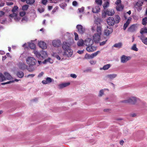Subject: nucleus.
Instances as JSON below:
<instances>
[{
	"label": "nucleus",
	"mask_w": 147,
	"mask_h": 147,
	"mask_svg": "<svg viewBox=\"0 0 147 147\" xmlns=\"http://www.w3.org/2000/svg\"><path fill=\"white\" fill-rule=\"evenodd\" d=\"M62 48L63 50V51L65 55L68 57H70L73 54V51L71 49L69 46V44L64 42L62 45Z\"/></svg>",
	"instance_id": "4"
},
{
	"label": "nucleus",
	"mask_w": 147,
	"mask_h": 147,
	"mask_svg": "<svg viewBox=\"0 0 147 147\" xmlns=\"http://www.w3.org/2000/svg\"><path fill=\"white\" fill-rule=\"evenodd\" d=\"M117 75L116 74H113L108 75L106 77L112 79L116 77Z\"/></svg>",
	"instance_id": "28"
},
{
	"label": "nucleus",
	"mask_w": 147,
	"mask_h": 147,
	"mask_svg": "<svg viewBox=\"0 0 147 147\" xmlns=\"http://www.w3.org/2000/svg\"><path fill=\"white\" fill-rule=\"evenodd\" d=\"M140 32L142 35L144 33H147V28H145L142 29Z\"/></svg>",
	"instance_id": "37"
},
{
	"label": "nucleus",
	"mask_w": 147,
	"mask_h": 147,
	"mask_svg": "<svg viewBox=\"0 0 147 147\" xmlns=\"http://www.w3.org/2000/svg\"><path fill=\"white\" fill-rule=\"evenodd\" d=\"M86 59H90L93 58L92 54L91 55H89L86 54L84 57Z\"/></svg>",
	"instance_id": "35"
},
{
	"label": "nucleus",
	"mask_w": 147,
	"mask_h": 147,
	"mask_svg": "<svg viewBox=\"0 0 147 147\" xmlns=\"http://www.w3.org/2000/svg\"><path fill=\"white\" fill-rule=\"evenodd\" d=\"M53 62V60L50 58L45 59L44 61L42 62L43 64H46L49 63H52Z\"/></svg>",
	"instance_id": "26"
},
{
	"label": "nucleus",
	"mask_w": 147,
	"mask_h": 147,
	"mask_svg": "<svg viewBox=\"0 0 147 147\" xmlns=\"http://www.w3.org/2000/svg\"><path fill=\"white\" fill-rule=\"evenodd\" d=\"M74 34L75 36V40H77L78 39V34L76 33L75 32L74 33Z\"/></svg>",
	"instance_id": "49"
},
{
	"label": "nucleus",
	"mask_w": 147,
	"mask_h": 147,
	"mask_svg": "<svg viewBox=\"0 0 147 147\" xmlns=\"http://www.w3.org/2000/svg\"><path fill=\"white\" fill-rule=\"evenodd\" d=\"M96 3L98 5L101 6V0H95Z\"/></svg>",
	"instance_id": "46"
},
{
	"label": "nucleus",
	"mask_w": 147,
	"mask_h": 147,
	"mask_svg": "<svg viewBox=\"0 0 147 147\" xmlns=\"http://www.w3.org/2000/svg\"><path fill=\"white\" fill-rule=\"evenodd\" d=\"M116 5H117L116 9L117 11H121L123 10V6L121 4V3Z\"/></svg>",
	"instance_id": "27"
},
{
	"label": "nucleus",
	"mask_w": 147,
	"mask_h": 147,
	"mask_svg": "<svg viewBox=\"0 0 147 147\" xmlns=\"http://www.w3.org/2000/svg\"><path fill=\"white\" fill-rule=\"evenodd\" d=\"M122 45L123 44L121 42H119L114 44L113 46L114 47L119 49L121 48Z\"/></svg>",
	"instance_id": "30"
},
{
	"label": "nucleus",
	"mask_w": 147,
	"mask_h": 147,
	"mask_svg": "<svg viewBox=\"0 0 147 147\" xmlns=\"http://www.w3.org/2000/svg\"><path fill=\"white\" fill-rule=\"evenodd\" d=\"M124 143V142L123 140H121L120 142V144L121 145H123V143Z\"/></svg>",
	"instance_id": "60"
},
{
	"label": "nucleus",
	"mask_w": 147,
	"mask_h": 147,
	"mask_svg": "<svg viewBox=\"0 0 147 147\" xmlns=\"http://www.w3.org/2000/svg\"><path fill=\"white\" fill-rule=\"evenodd\" d=\"M53 80V79L47 77L45 80H43L42 81V83L44 84H48L51 83Z\"/></svg>",
	"instance_id": "20"
},
{
	"label": "nucleus",
	"mask_w": 147,
	"mask_h": 147,
	"mask_svg": "<svg viewBox=\"0 0 147 147\" xmlns=\"http://www.w3.org/2000/svg\"><path fill=\"white\" fill-rule=\"evenodd\" d=\"M38 45V46L42 49H45L47 48V44L45 42L42 41H39Z\"/></svg>",
	"instance_id": "13"
},
{
	"label": "nucleus",
	"mask_w": 147,
	"mask_h": 147,
	"mask_svg": "<svg viewBox=\"0 0 147 147\" xmlns=\"http://www.w3.org/2000/svg\"><path fill=\"white\" fill-rule=\"evenodd\" d=\"M70 84L69 82L61 83L58 85V87L59 89H62L65 88Z\"/></svg>",
	"instance_id": "16"
},
{
	"label": "nucleus",
	"mask_w": 147,
	"mask_h": 147,
	"mask_svg": "<svg viewBox=\"0 0 147 147\" xmlns=\"http://www.w3.org/2000/svg\"><path fill=\"white\" fill-rule=\"evenodd\" d=\"M34 0H26V3L28 4H32L34 3Z\"/></svg>",
	"instance_id": "42"
},
{
	"label": "nucleus",
	"mask_w": 147,
	"mask_h": 147,
	"mask_svg": "<svg viewBox=\"0 0 147 147\" xmlns=\"http://www.w3.org/2000/svg\"><path fill=\"white\" fill-rule=\"evenodd\" d=\"M38 10L40 13H42L44 11V9L43 8L38 9Z\"/></svg>",
	"instance_id": "52"
},
{
	"label": "nucleus",
	"mask_w": 147,
	"mask_h": 147,
	"mask_svg": "<svg viewBox=\"0 0 147 147\" xmlns=\"http://www.w3.org/2000/svg\"><path fill=\"white\" fill-rule=\"evenodd\" d=\"M108 24L110 26H113L115 23L114 19L112 17H109L107 20Z\"/></svg>",
	"instance_id": "14"
},
{
	"label": "nucleus",
	"mask_w": 147,
	"mask_h": 147,
	"mask_svg": "<svg viewBox=\"0 0 147 147\" xmlns=\"http://www.w3.org/2000/svg\"><path fill=\"white\" fill-rule=\"evenodd\" d=\"M64 54L63 49L61 48H58L55 53H53L52 55L59 61L63 60L64 58Z\"/></svg>",
	"instance_id": "6"
},
{
	"label": "nucleus",
	"mask_w": 147,
	"mask_h": 147,
	"mask_svg": "<svg viewBox=\"0 0 147 147\" xmlns=\"http://www.w3.org/2000/svg\"><path fill=\"white\" fill-rule=\"evenodd\" d=\"M17 75L20 78H22L24 76V73L22 71H18L17 73Z\"/></svg>",
	"instance_id": "31"
},
{
	"label": "nucleus",
	"mask_w": 147,
	"mask_h": 147,
	"mask_svg": "<svg viewBox=\"0 0 147 147\" xmlns=\"http://www.w3.org/2000/svg\"><path fill=\"white\" fill-rule=\"evenodd\" d=\"M18 7L16 6H14L12 8L11 11L12 13L10 14L9 16V19L11 20L14 18L16 21H18L20 19V17L18 16Z\"/></svg>",
	"instance_id": "7"
},
{
	"label": "nucleus",
	"mask_w": 147,
	"mask_h": 147,
	"mask_svg": "<svg viewBox=\"0 0 147 147\" xmlns=\"http://www.w3.org/2000/svg\"><path fill=\"white\" fill-rule=\"evenodd\" d=\"M47 2V0H42V3L43 5H46Z\"/></svg>",
	"instance_id": "55"
},
{
	"label": "nucleus",
	"mask_w": 147,
	"mask_h": 147,
	"mask_svg": "<svg viewBox=\"0 0 147 147\" xmlns=\"http://www.w3.org/2000/svg\"><path fill=\"white\" fill-rule=\"evenodd\" d=\"M104 38L105 39V41H104L102 42V45H104L105 43L107 41V39L105 37L103 38V37H102V41L103 40Z\"/></svg>",
	"instance_id": "41"
},
{
	"label": "nucleus",
	"mask_w": 147,
	"mask_h": 147,
	"mask_svg": "<svg viewBox=\"0 0 147 147\" xmlns=\"http://www.w3.org/2000/svg\"><path fill=\"white\" fill-rule=\"evenodd\" d=\"M13 79V77L9 73L7 72H5L3 74L0 73V82H6L1 83V84L2 85L10 84L14 82L15 81L18 82L19 80L16 79L14 80H12Z\"/></svg>",
	"instance_id": "1"
},
{
	"label": "nucleus",
	"mask_w": 147,
	"mask_h": 147,
	"mask_svg": "<svg viewBox=\"0 0 147 147\" xmlns=\"http://www.w3.org/2000/svg\"><path fill=\"white\" fill-rule=\"evenodd\" d=\"M44 74V73L42 72H41L39 74L38 77V78H41L43 76Z\"/></svg>",
	"instance_id": "48"
},
{
	"label": "nucleus",
	"mask_w": 147,
	"mask_h": 147,
	"mask_svg": "<svg viewBox=\"0 0 147 147\" xmlns=\"http://www.w3.org/2000/svg\"><path fill=\"white\" fill-rule=\"evenodd\" d=\"M53 45L55 47H59L61 44V42L59 40H54L52 42Z\"/></svg>",
	"instance_id": "19"
},
{
	"label": "nucleus",
	"mask_w": 147,
	"mask_h": 147,
	"mask_svg": "<svg viewBox=\"0 0 147 147\" xmlns=\"http://www.w3.org/2000/svg\"><path fill=\"white\" fill-rule=\"evenodd\" d=\"M87 46L86 50L89 52L93 51L96 50V47L94 46H92V45H89Z\"/></svg>",
	"instance_id": "21"
},
{
	"label": "nucleus",
	"mask_w": 147,
	"mask_h": 147,
	"mask_svg": "<svg viewBox=\"0 0 147 147\" xmlns=\"http://www.w3.org/2000/svg\"><path fill=\"white\" fill-rule=\"evenodd\" d=\"M27 45H29V47L31 49L35 50L36 46L32 42H30L29 44Z\"/></svg>",
	"instance_id": "29"
},
{
	"label": "nucleus",
	"mask_w": 147,
	"mask_h": 147,
	"mask_svg": "<svg viewBox=\"0 0 147 147\" xmlns=\"http://www.w3.org/2000/svg\"><path fill=\"white\" fill-rule=\"evenodd\" d=\"M29 43H30V42H28L27 43H24L22 47L25 49H27L28 48V47H29V45H27L28 44H29Z\"/></svg>",
	"instance_id": "43"
},
{
	"label": "nucleus",
	"mask_w": 147,
	"mask_h": 147,
	"mask_svg": "<svg viewBox=\"0 0 147 147\" xmlns=\"http://www.w3.org/2000/svg\"><path fill=\"white\" fill-rule=\"evenodd\" d=\"M4 3H1L0 4V6L1 7H2L4 6Z\"/></svg>",
	"instance_id": "64"
},
{
	"label": "nucleus",
	"mask_w": 147,
	"mask_h": 147,
	"mask_svg": "<svg viewBox=\"0 0 147 147\" xmlns=\"http://www.w3.org/2000/svg\"><path fill=\"white\" fill-rule=\"evenodd\" d=\"M142 42L145 45H147V38L143 35L139 37Z\"/></svg>",
	"instance_id": "23"
},
{
	"label": "nucleus",
	"mask_w": 147,
	"mask_h": 147,
	"mask_svg": "<svg viewBox=\"0 0 147 147\" xmlns=\"http://www.w3.org/2000/svg\"><path fill=\"white\" fill-rule=\"evenodd\" d=\"M131 59V57L123 55L120 57L121 62L122 63H126L130 60Z\"/></svg>",
	"instance_id": "10"
},
{
	"label": "nucleus",
	"mask_w": 147,
	"mask_h": 147,
	"mask_svg": "<svg viewBox=\"0 0 147 147\" xmlns=\"http://www.w3.org/2000/svg\"><path fill=\"white\" fill-rule=\"evenodd\" d=\"M77 3L76 1H74L72 3V4L73 6H76L77 5Z\"/></svg>",
	"instance_id": "56"
},
{
	"label": "nucleus",
	"mask_w": 147,
	"mask_h": 147,
	"mask_svg": "<svg viewBox=\"0 0 147 147\" xmlns=\"http://www.w3.org/2000/svg\"><path fill=\"white\" fill-rule=\"evenodd\" d=\"M90 62L91 64H95L96 61L93 60H91L90 61Z\"/></svg>",
	"instance_id": "53"
},
{
	"label": "nucleus",
	"mask_w": 147,
	"mask_h": 147,
	"mask_svg": "<svg viewBox=\"0 0 147 147\" xmlns=\"http://www.w3.org/2000/svg\"><path fill=\"white\" fill-rule=\"evenodd\" d=\"M77 45L78 46L80 47L84 46H85L84 41L82 39H80L78 41Z\"/></svg>",
	"instance_id": "25"
},
{
	"label": "nucleus",
	"mask_w": 147,
	"mask_h": 147,
	"mask_svg": "<svg viewBox=\"0 0 147 147\" xmlns=\"http://www.w3.org/2000/svg\"><path fill=\"white\" fill-rule=\"evenodd\" d=\"M52 6H48V9L49 10H50L51 9H52Z\"/></svg>",
	"instance_id": "63"
},
{
	"label": "nucleus",
	"mask_w": 147,
	"mask_h": 147,
	"mask_svg": "<svg viewBox=\"0 0 147 147\" xmlns=\"http://www.w3.org/2000/svg\"><path fill=\"white\" fill-rule=\"evenodd\" d=\"M115 13V11L113 9H109L106 10L105 12L103 13L102 14V18H105L106 15L109 16H112L114 15Z\"/></svg>",
	"instance_id": "9"
},
{
	"label": "nucleus",
	"mask_w": 147,
	"mask_h": 147,
	"mask_svg": "<svg viewBox=\"0 0 147 147\" xmlns=\"http://www.w3.org/2000/svg\"><path fill=\"white\" fill-rule=\"evenodd\" d=\"M131 49L136 51H137L138 50V49L136 47V45L135 44H134L132 46Z\"/></svg>",
	"instance_id": "38"
},
{
	"label": "nucleus",
	"mask_w": 147,
	"mask_h": 147,
	"mask_svg": "<svg viewBox=\"0 0 147 147\" xmlns=\"http://www.w3.org/2000/svg\"><path fill=\"white\" fill-rule=\"evenodd\" d=\"M111 109H105L104 110V112L110 113L111 112Z\"/></svg>",
	"instance_id": "47"
},
{
	"label": "nucleus",
	"mask_w": 147,
	"mask_h": 147,
	"mask_svg": "<svg viewBox=\"0 0 147 147\" xmlns=\"http://www.w3.org/2000/svg\"><path fill=\"white\" fill-rule=\"evenodd\" d=\"M26 64L28 65V70L29 71L32 72L35 70L36 67L34 66L36 65L37 61L34 57L32 56L27 57L26 59Z\"/></svg>",
	"instance_id": "3"
},
{
	"label": "nucleus",
	"mask_w": 147,
	"mask_h": 147,
	"mask_svg": "<svg viewBox=\"0 0 147 147\" xmlns=\"http://www.w3.org/2000/svg\"><path fill=\"white\" fill-rule=\"evenodd\" d=\"M84 50L82 51H78L77 52L79 54H82L84 53Z\"/></svg>",
	"instance_id": "59"
},
{
	"label": "nucleus",
	"mask_w": 147,
	"mask_h": 147,
	"mask_svg": "<svg viewBox=\"0 0 147 147\" xmlns=\"http://www.w3.org/2000/svg\"><path fill=\"white\" fill-rule=\"evenodd\" d=\"M20 15L21 16H23L25 14V11H21L20 13Z\"/></svg>",
	"instance_id": "51"
},
{
	"label": "nucleus",
	"mask_w": 147,
	"mask_h": 147,
	"mask_svg": "<svg viewBox=\"0 0 147 147\" xmlns=\"http://www.w3.org/2000/svg\"><path fill=\"white\" fill-rule=\"evenodd\" d=\"M109 2L108 1H105L103 5V7L104 9H105L107 8L109 6Z\"/></svg>",
	"instance_id": "33"
},
{
	"label": "nucleus",
	"mask_w": 147,
	"mask_h": 147,
	"mask_svg": "<svg viewBox=\"0 0 147 147\" xmlns=\"http://www.w3.org/2000/svg\"><path fill=\"white\" fill-rule=\"evenodd\" d=\"M137 27V24H133L128 29L129 32H133L135 31Z\"/></svg>",
	"instance_id": "18"
},
{
	"label": "nucleus",
	"mask_w": 147,
	"mask_h": 147,
	"mask_svg": "<svg viewBox=\"0 0 147 147\" xmlns=\"http://www.w3.org/2000/svg\"><path fill=\"white\" fill-rule=\"evenodd\" d=\"M32 52L36 57L40 60H42L48 56V54L47 52L44 51H42L39 52L37 50H34Z\"/></svg>",
	"instance_id": "5"
},
{
	"label": "nucleus",
	"mask_w": 147,
	"mask_h": 147,
	"mask_svg": "<svg viewBox=\"0 0 147 147\" xmlns=\"http://www.w3.org/2000/svg\"><path fill=\"white\" fill-rule=\"evenodd\" d=\"M7 5H11L13 4V3L12 2H7Z\"/></svg>",
	"instance_id": "62"
},
{
	"label": "nucleus",
	"mask_w": 147,
	"mask_h": 147,
	"mask_svg": "<svg viewBox=\"0 0 147 147\" xmlns=\"http://www.w3.org/2000/svg\"><path fill=\"white\" fill-rule=\"evenodd\" d=\"M115 22L117 23H118L120 20V17L118 15H116L115 16Z\"/></svg>",
	"instance_id": "34"
},
{
	"label": "nucleus",
	"mask_w": 147,
	"mask_h": 147,
	"mask_svg": "<svg viewBox=\"0 0 147 147\" xmlns=\"http://www.w3.org/2000/svg\"><path fill=\"white\" fill-rule=\"evenodd\" d=\"M100 6L98 5L97 6H96L95 8H94L92 9V12L94 13H98L100 11Z\"/></svg>",
	"instance_id": "24"
},
{
	"label": "nucleus",
	"mask_w": 147,
	"mask_h": 147,
	"mask_svg": "<svg viewBox=\"0 0 147 147\" xmlns=\"http://www.w3.org/2000/svg\"><path fill=\"white\" fill-rule=\"evenodd\" d=\"M131 19V18H129L127 20L126 23L124 24L123 27V29L124 30H126L129 24Z\"/></svg>",
	"instance_id": "22"
},
{
	"label": "nucleus",
	"mask_w": 147,
	"mask_h": 147,
	"mask_svg": "<svg viewBox=\"0 0 147 147\" xmlns=\"http://www.w3.org/2000/svg\"><path fill=\"white\" fill-rule=\"evenodd\" d=\"M35 74H31L27 76L28 78H32L35 76Z\"/></svg>",
	"instance_id": "54"
},
{
	"label": "nucleus",
	"mask_w": 147,
	"mask_h": 147,
	"mask_svg": "<svg viewBox=\"0 0 147 147\" xmlns=\"http://www.w3.org/2000/svg\"><path fill=\"white\" fill-rule=\"evenodd\" d=\"M138 99L135 97H131L127 99L122 100L121 102L125 103H130L131 104H135L138 100Z\"/></svg>",
	"instance_id": "8"
},
{
	"label": "nucleus",
	"mask_w": 147,
	"mask_h": 147,
	"mask_svg": "<svg viewBox=\"0 0 147 147\" xmlns=\"http://www.w3.org/2000/svg\"><path fill=\"white\" fill-rule=\"evenodd\" d=\"M84 7H82L78 9V10L80 13H82L84 10Z\"/></svg>",
	"instance_id": "44"
},
{
	"label": "nucleus",
	"mask_w": 147,
	"mask_h": 147,
	"mask_svg": "<svg viewBox=\"0 0 147 147\" xmlns=\"http://www.w3.org/2000/svg\"><path fill=\"white\" fill-rule=\"evenodd\" d=\"M38 63L39 64V65L41 64L42 63H43L41 61L39 60L38 61Z\"/></svg>",
	"instance_id": "61"
},
{
	"label": "nucleus",
	"mask_w": 147,
	"mask_h": 147,
	"mask_svg": "<svg viewBox=\"0 0 147 147\" xmlns=\"http://www.w3.org/2000/svg\"><path fill=\"white\" fill-rule=\"evenodd\" d=\"M4 14V13L2 11H0V17L3 16Z\"/></svg>",
	"instance_id": "58"
},
{
	"label": "nucleus",
	"mask_w": 147,
	"mask_h": 147,
	"mask_svg": "<svg viewBox=\"0 0 147 147\" xmlns=\"http://www.w3.org/2000/svg\"><path fill=\"white\" fill-rule=\"evenodd\" d=\"M113 32V29L111 26H107L105 29L104 33L105 35L109 36Z\"/></svg>",
	"instance_id": "12"
},
{
	"label": "nucleus",
	"mask_w": 147,
	"mask_h": 147,
	"mask_svg": "<svg viewBox=\"0 0 147 147\" xmlns=\"http://www.w3.org/2000/svg\"><path fill=\"white\" fill-rule=\"evenodd\" d=\"M70 76L74 78H77V75L75 74H71L70 75Z\"/></svg>",
	"instance_id": "50"
},
{
	"label": "nucleus",
	"mask_w": 147,
	"mask_h": 147,
	"mask_svg": "<svg viewBox=\"0 0 147 147\" xmlns=\"http://www.w3.org/2000/svg\"><path fill=\"white\" fill-rule=\"evenodd\" d=\"M84 43L86 46L92 45L93 43V41L90 38H87L84 40Z\"/></svg>",
	"instance_id": "15"
},
{
	"label": "nucleus",
	"mask_w": 147,
	"mask_h": 147,
	"mask_svg": "<svg viewBox=\"0 0 147 147\" xmlns=\"http://www.w3.org/2000/svg\"><path fill=\"white\" fill-rule=\"evenodd\" d=\"M111 65L110 64L105 65L103 66L102 69L104 70H107L108 69L111 67Z\"/></svg>",
	"instance_id": "32"
},
{
	"label": "nucleus",
	"mask_w": 147,
	"mask_h": 147,
	"mask_svg": "<svg viewBox=\"0 0 147 147\" xmlns=\"http://www.w3.org/2000/svg\"><path fill=\"white\" fill-rule=\"evenodd\" d=\"M101 19L99 18H97L95 21V26L97 28V33L93 36L94 40L96 42H98L100 38L101 32Z\"/></svg>",
	"instance_id": "2"
},
{
	"label": "nucleus",
	"mask_w": 147,
	"mask_h": 147,
	"mask_svg": "<svg viewBox=\"0 0 147 147\" xmlns=\"http://www.w3.org/2000/svg\"><path fill=\"white\" fill-rule=\"evenodd\" d=\"M121 3V0H117L116 1L115 3L116 4H118Z\"/></svg>",
	"instance_id": "57"
},
{
	"label": "nucleus",
	"mask_w": 147,
	"mask_h": 147,
	"mask_svg": "<svg viewBox=\"0 0 147 147\" xmlns=\"http://www.w3.org/2000/svg\"><path fill=\"white\" fill-rule=\"evenodd\" d=\"M77 28L78 31L80 34H82L85 32L86 30L81 25H78L77 26Z\"/></svg>",
	"instance_id": "17"
},
{
	"label": "nucleus",
	"mask_w": 147,
	"mask_h": 147,
	"mask_svg": "<svg viewBox=\"0 0 147 147\" xmlns=\"http://www.w3.org/2000/svg\"><path fill=\"white\" fill-rule=\"evenodd\" d=\"M100 51H97L94 53L92 54V56L94 58V57L98 55L99 54H100Z\"/></svg>",
	"instance_id": "39"
},
{
	"label": "nucleus",
	"mask_w": 147,
	"mask_h": 147,
	"mask_svg": "<svg viewBox=\"0 0 147 147\" xmlns=\"http://www.w3.org/2000/svg\"><path fill=\"white\" fill-rule=\"evenodd\" d=\"M18 66L20 69L22 70L26 69L28 70V66L23 62H19L18 64Z\"/></svg>",
	"instance_id": "11"
},
{
	"label": "nucleus",
	"mask_w": 147,
	"mask_h": 147,
	"mask_svg": "<svg viewBox=\"0 0 147 147\" xmlns=\"http://www.w3.org/2000/svg\"><path fill=\"white\" fill-rule=\"evenodd\" d=\"M28 8V6L27 5H26L23 6L22 7V9L23 10H26Z\"/></svg>",
	"instance_id": "45"
},
{
	"label": "nucleus",
	"mask_w": 147,
	"mask_h": 147,
	"mask_svg": "<svg viewBox=\"0 0 147 147\" xmlns=\"http://www.w3.org/2000/svg\"><path fill=\"white\" fill-rule=\"evenodd\" d=\"M109 92V89H104L102 90V95L105 94V92Z\"/></svg>",
	"instance_id": "40"
},
{
	"label": "nucleus",
	"mask_w": 147,
	"mask_h": 147,
	"mask_svg": "<svg viewBox=\"0 0 147 147\" xmlns=\"http://www.w3.org/2000/svg\"><path fill=\"white\" fill-rule=\"evenodd\" d=\"M147 23V17H145L143 19L142 24L143 25H145Z\"/></svg>",
	"instance_id": "36"
}]
</instances>
